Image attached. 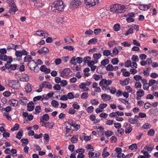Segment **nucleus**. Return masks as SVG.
I'll list each match as a JSON object with an SVG mask.
<instances>
[{
	"label": "nucleus",
	"instance_id": "obj_1",
	"mask_svg": "<svg viewBox=\"0 0 158 158\" xmlns=\"http://www.w3.org/2000/svg\"><path fill=\"white\" fill-rule=\"evenodd\" d=\"M64 5L61 0H58L54 2L51 5V9L53 11L57 10L59 11H63Z\"/></svg>",
	"mask_w": 158,
	"mask_h": 158
},
{
	"label": "nucleus",
	"instance_id": "obj_2",
	"mask_svg": "<svg viewBox=\"0 0 158 158\" xmlns=\"http://www.w3.org/2000/svg\"><path fill=\"white\" fill-rule=\"evenodd\" d=\"M125 9V6L115 4L111 6L110 10V11L114 13H121L124 12Z\"/></svg>",
	"mask_w": 158,
	"mask_h": 158
},
{
	"label": "nucleus",
	"instance_id": "obj_3",
	"mask_svg": "<svg viewBox=\"0 0 158 158\" xmlns=\"http://www.w3.org/2000/svg\"><path fill=\"white\" fill-rule=\"evenodd\" d=\"M29 69L31 71H33L35 72H38L39 71V68L38 64L34 60H30L27 64Z\"/></svg>",
	"mask_w": 158,
	"mask_h": 158
},
{
	"label": "nucleus",
	"instance_id": "obj_4",
	"mask_svg": "<svg viewBox=\"0 0 158 158\" xmlns=\"http://www.w3.org/2000/svg\"><path fill=\"white\" fill-rule=\"evenodd\" d=\"M9 85L14 89H18L20 86L19 82L18 81L11 80L9 82Z\"/></svg>",
	"mask_w": 158,
	"mask_h": 158
},
{
	"label": "nucleus",
	"instance_id": "obj_5",
	"mask_svg": "<svg viewBox=\"0 0 158 158\" xmlns=\"http://www.w3.org/2000/svg\"><path fill=\"white\" fill-rule=\"evenodd\" d=\"M99 0H85L84 2L87 6L90 7L98 4Z\"/></svg>",
	"mask_w": 158,
	"mask_h": 158
},
{
	"label": "nucleus",
	"instance_id": "obj_6",
	"mask_svg": "<svg viewBox=\"0 0 158 158\" xmlns=\"http://www.w3.org/2000/svg\"><path fill=\"white\" fill-rule=\"evenodd\" d=\"M123 127L125 128V132L126 134H129L132 131V127L128 123H124Z\"/></svg>",
	"mask_w": 158,
	"mask_h": 158
},
{
	"label": "nucleus",
	"instance_id": "obj_7",
	"mask_svg": "<svg viewBox=\"0 0 158 158\" xmlns=\"http://www.w3.org/2000/svg\"><path fill=\"white\" fill-rule=\"evenodd\" d=\"M28 52L25 49H23L21 51L16 50L15 55L17 57H21L22 55H27Z\"/></svg>",
	"mask_w": 158,
	"mask_h": 158
},
{
	"label": "nucleus",
	"instance_id": "obj_8",
	"mask_svg": "<svg viewBox=\"0 0 158 158\" xmlns=\"http://www.w3.org/2000/svg\"><path fill=\"white\" fill-rule=\"evenodd\" d=\"M70 71V69L69 68H65L63 70L60 72V76L63 78L65 77H66L68 76Z\"/></svg>",
	"mask_w": 158,
	"mask_h": 158
},
{
	"label": "nucleus",
	"instance_id": "obj_9",
	"mask_svg": "<svg viewBox=\"0 0 158 158\" xmlns=\"http://www.w3.org/2000/svg\"><path fill=\"white\" fill-rule=\"evenodd\" d=\"M81 3V2L78 0L72 1L70 3V6L71 7H78Z\"/></svg>",
	"mask_w": 158,
	"mask_h": 158
},
{
	"label": "nucleus",
	"instance_id": "obj_10",
	"mask_svg": "<svg viewBox=\"0 0 158 158\" xmlns=\"http://www.w3.org/2000/svg\"><path fill=\"white\" fill-rule=\"evenodd\" d=\"M43 88H45L49 89H52V85L48 81H44L41 85H40Z\"/></svg>",
	"mask_w": 158,
	"mask_h": 158
},
{
	"label": "nucleus",
	"instance_id": "obj_11",
	"mask_svg": "<svg viewBox=\"0 0 158 158\" xmlns=\"http://www.w3.org/2000/svg\"><path fill=\"white\" fill-rule=\"evenodd\" d=\"M79 87L83 92H87L89 90V88L85 85V83H81L79 85Z\"/></svg>",
	"mask_w": 158,
	"mask_h": 158
},
{
	"label": "nucleus",
	"instance_id": "obj_12",
	"mask_svg": "<svg viewBox=\"0 0 158 158\" xmlns=\"http://www.w3.org/2000/svg\"><path fill=\"white\" fill-rule=\"evenodd\" d=\"M150 6V4L148 5L145 4H140L139 7V8L141 10H146L149 8Z\"/></svg>",
	"mask_w": 158,
	"mask_h": 158
},
{
	"label": "nucleus",
	"instance_id": "obj_13",
	"mask_svg": "<svg viewBox=\"0 0 158 158\" xmlns=\"http://www.w3.org/2000/svg\"><path fill=\"white\" fill-rule=\"evenodd\" d=\"M101 98L102 100L104 101L105 102L108 101L111 98V97L110 95L106 94H102L101 95Z\"/></svg>",
	"mask_w": 158,
	"mask_h": 158
},
{
	"label": "nucleus",
	"instance_id": "obj_14",
	"mask_svg": "<svg viewBox=\"0 0 158 158\" xmlns=\"http://www.w3.org/2000/svg\"><path fill=\"white\" fill-rule=\"evenodd\" d=\"M27 110L29 111H32L34 109V104L32 102L28 103L27 106Z\"/></svg>",
	"mask_w": 158,
	"mask_h": 158
},
{
	"label": "nucleus",
	"instance_id": "obj_15",
	"mask_svg": "<svg viewBox=\"0 0 158 158\" xmlns=\"http://www.w3.org/2000/svg\"><path fill=\"white\" fill-rule=\"evenodd\" d=\"M49 52V49L47 48L44 47L40 50H39L37 52L39 53V54L46 53H48Z\"/></svg>",
	"mask_w": 158,
	"mask_h": 158
},
{
	"label": "nucleus",
	"instance_id": "obj_16",
	"mask_svg": "<svg viewBox=\"0 0 158 158\" xmlns=\"http://www.w3.org/2000/svg\"><path fill=\"white\" fill-rule=\"evenodd\" d=\"M130 80V78H127L124 79L123 81H120V84L122 86H125L128 84L129 83Z\"/></svg>",
	"mask_w": 158,
	"mask_h": 158
},
{
	"label": "nucleus",
	"instance_id": "obj_17",
	"mask_svg": "<svg viewBox=\"0 0 158 158\" xmlns=\"http://www.w3.org/2000/svg\"><path fill=\"white\" fill-rule=\"evenodd\" d=\"M64 40L65 43L67 44H70L73 42V40L69 36L65 37Z\"/></svg>",
	"mask_w": 158,
	"mask_h": 158
},
{
	"label": "nucleus",
	"instance_id": "obj_18",
	"mask_svg": "<svg viewBox=\"0 0 158 158\" xmlns=\"http://www.w3.org/2000/svg\"><path fill=\"white\" fill-rule=\"evenodd\" d=\"M11 8L9 10L10 13L12 14H15V12L18 9L15 5L10 6Z\"/></svg>",
	"mask_w": 158,
	"mask_h": 158
},
{
	"label": "nucleus",
	"instance_id": "obj_19",
	"mask_svg": "<svg viewBox=\"0 0 158 158\" xmlns=\"http://www.w3.org/2000/svg\"><path fill=\"white\" fill-rule=\"evenodd\" d=\"M9 103L12 106H16L18 104V101L16 100L12 99L9 101Z\"/></svg>",
	"mask_w": 158,
	"mask_h": 158
},
{
	"label": "nucleus",
	"instance_id": "obj_20",
	"mask_svg": "<svg viewBox=\"0 0 158 158\" xmlns=\"http://www.w3.org/2000/svg\"><path fill=\"white\" fill-rule=\"evenodd\" d=\"M25 91L26 93H30L32 90L31 85L29 84H28L25 86Z\"/></svg>",
	"mask_w": 158,
	"mask_h": 158
},
{
	"label": "nucleus",
	"instance_id": "obj_21",
	"mask_svg": "<svg viewBox=\"0 0 158 158\" xmlns=\"http://www.w3.org/2000/svg\"><path fill=\"white\" fill-rule=\"evenodd\" d=\"M118 53V51L117 47H115L112 50V53H111V56L112 57L116 56Z\"/></svg>",
	"mask_w": 158,
	"mask_h": 158
},
{
	"label": "nucleus",
	"instance_id": "obj_22",
	"mask_svg": "<svg viewBox=\"0 0 158 158\" xmlns=\"http://www.w3.org/2000/svg\"><path fill=\"white\" fill-rule=\"evenodd\" d=\"M107 148H105L103 151L102 153V156L104 158H105L110 155L109 152H106Z\"/></svg>",
	"mask_w": 158,
	"mask_h": 158
},
{
	"label": "nucleus",
	"instance_id": "obj_23",
	"mask_svg": "<svg viewBox=\"0 0 158 158\" xmlns=\"http://www.w3.org/2000/svg\"><path fill=\"white\" fill-rule=\"evenodd\" d=\"M128 121L131 124H136L137 123L138 120L137 119L131 118H129Z\"/></svg>",
	"mask_w": 158,
	"mask_h": 158
},
{
	"label": "nucleus",
	"instance_id": "obj_24",
	"mask_svg": "<svg viewBox=\"0 0 158 158\" xmlns=\"http://www.w3.org/2000/svg\"><path fill=\"white\" fill-rule=\"evenodd\" d=\"M144 94V91L142 89H139L136 92V95L138 97H142Z\"/></svg>",
	"mask_w": 158,
	"mask_h": 158
},
{
	"label": "nucleus",
	"instance_id": "obj_25",
	"mask_svg": "<svg viewBox=\"0 0 158 158\" xmlns=\"http://www.w3.org/2000/svg\"><path fill=\"white\" fill-rule=\"evenodd\" d=\"M41 110V108L40 106H36L35 108V111L33 112V113L34 114H37L39 113Z\"/></svg>",
	"mask_w": 158,
	"mask_h": 158
},
{
	"label": "nucleus",
	"instance_id": "obj_26",
	"mask_svg": "<svg viewBox=\"0 0 158 158\" xmlns=\"http://www.w3.org/2000/svg\"><path fill=\"white\" fill-rule=\"evenodd\" d=\"M120 25L119 23H116L114 25L113 27L114 30L116 31H119L120 28Z\"/></svg>",
	"mask_w": 158,
	"mask_h": 158
},
{
	"label": "nucleus",
	"instance_id": "obj_27",
	"mask_svg": "<svg viewBox=\"0 0 158 158\" xmlns=\"http://www.w3.org/2000/svg\"><path fill=\"white\" fill-rule=\"evenodd\" d=\"M32 59V56L31 55H27L25 56L24 58V62H27L30 61V60Z\"/></svg>",
	"mask_w": 158,
	"mask_h": 158
},
{
	"label": "nucleus",
	"instance_id": "obj_28",
	"mask_svg": "<svg viewBox=\"0 0 158 158\" xmlns=\"http://www.w3.org/2000/svg\"><path fill=\"white\" fill-rule=\"evenodd\" d=\"M51 104L53 107H54L55 108H57L59 105L58 102L54 100H52V101Z\"/></svg>",
	"mask_w": 158,
	"mask_h": 158
},
{
	"label": "nucleus",
	"instance_id": "obj_29",
	"mask_svg": "<svg viewBox=\"0 0 158 158\" xmlns=\"http://www.w3.org/2000/svg\"><path fill=\"white\" fill-rule=\"evenodd\" d=\"M154 146L152 145H150V147L146 145L144 147V149L148 151L151 152Z\"/></svg>",
	"mask_w": 158,
	"mask_h": 158
},
{
	"label": "nucleus",
	"instance_id": "obj_30",
	"mask_svg": "<svg viewBox=\"0 0 158 158\" xmlns=\"http://www.w3.org/2000/svg\"><path fill=\"white\" fill-rule=\"evenodd\" d=\"M111 51L109 50H106L103 52V55L105 56H108L109 55L111 56Z\"/></svg>",
	"mask_w": 158,
	"mask_h": 158
},
{
	"label": "nucleus",
	"instance_id": "obj_31",
	"mask_svg": "<svg viewBox=\"0 0 158 158\" xmlns=\"http://www.w3.org/2000/svg\"><path fill=\"white\" fill-rule=\"evenodd\" d=\"M78 141L77 136H73L70 139V141L73 143H76Z\"/></svg>",
	"mask_w": 158,
	"mask_h": 158
},
{
	"label": "nucleus",
	"instance_id": "obj_32",
	"mask_svg": "<svg viewBox=\"0 0 158 158\" xmlns=\"http://www.w3.org/2000/svg\"><path fill=\"white\" fill-rule=\"evenodd\" d=\"M155 133V131L154 130L151 129L148 131L147 135L149 136H153L154 135Z\"/></svg>",
	"mask_w": 158,
	"mask_h": 158
},
{
	"label": "nucleus",
	"instance_id": "obj_33",
	"mask_svg": "<svg viewBox=\"0 0 158 158\" xmlns=\"http://www.w3.org/2000/svg\"><path fill=\"white\" fill-rule=\"evenodd\" d=\"M89 97V94L88 93H83L81 95V98L82 99H86Z\"/></svg>",
	"mask_w": 158,
	"mask_h": 158
},
{
	"label": "nucleus",
	"instance_id": "obj_34",
	"mask_svg": "<svg viewBox=\"0 0 158 158\" xmlns=\"http://www.w3.org/2000/svg\"><path fill=\"white\" fill-rule=\"evenodd\" d=\"M17 46H15V44H9L8 46L7 47V50H10L11 49H13L14 50H15V47Z\"/></svg>",
	"mask_w": 158,
	"mask_h": 158
},
{
	"label": "nucleus",
	"instance_id": "obj_35",
	"mask_svg": "<svg viewBox=\"0 0 158 158\" xmlns=\"http://www.w3.org/2000/svg\"><path fill=\"white\" fill-rule=\"evenodd\" d=\"M137 148V145L136 143L132 144L129 146V148L131 150L136 149Z\"/></svg>",
	"mask_w": 158,
	"mask_h": 158
},
{
	"label": "nucleus",
	"instance_id": "obj_36",
	"mask_svg": "<svg viewBox=\"0 0 158 158\" xmlns=\"http://www.w3.org/2000/svg\"><path fill=\"white\" fill-rule=\"evenodd\" d=\"M49 118V117L48 115L47 114H45L42 116V118H40V120H43L46 121H48Z\"/></svg>",
	"mask_w": 158,
	"mask_h": 158
},
{
	"label": "nucleus",
	"instance_id": "obj_37",
	"mask_svg": "<svg viewBox=\"0 0 158 158\" xmlns=\"http://www.w3.org/2000/svg\"><path fill=\"white\" fill-rule=\"evenodd\" d=\"M65 123H67L68 124L70 125L71 126H74L75 123L72 119H69L67 121H66Z\"/></svg>",
	"mask_w": 158,
	"mask_h": 158
},
{
	"label": "nucleus",
	"instance_id": "obj_38",
	"mask_svg": "<svg viewBox=\"0 0 158 158\" xmlns=\"http://www.w3.org/2000/svg\"><path fill=\"white\" fill-rule=\"evenodd\" d=\"M29 79V77L27 75H25L21 79V81H27Z\"/></svg>",
	"mask_w": 158,
	"mask_h": 158
},
{
	"label": "nucleus",
	"instance_id": "obj_39",
	"mask_svg": "<svg viewBox=\"0 0 158 158\" xmlns=\"http://www.w3.org/2000/svg\"><path fill=\"white\" fill-rule=\"evenodd\" d=\"M44 99V98H42V96H38L34 97L33 98V101L34 102H35L39 100H41V101H42Z\"/></svg>",
	"mask_w": 158,
	"mask_h": 158
},
{
	"label": "nucleus",
	"instance_id": "obj_40",
	"mask_svg": "<svg viewBox=\"0 0 158 158\" xmlns=\"http://www.w3.org/2000/svg\"><path fill=\"white\" fill-rule=\"evenodd\" d=\"M0 59L2 60L6 61L7 59V56L5 55L1 54L0 55Z\"/></svg>",
	"mask_w": 158,
	"mask_h": 158
},
{
	"label": "nucleus",
	"instance_id": "obj_41",
	"mask_svg": "<svg viewBox=\"0 0 158 158\" xmlns=\"http://www.w3.org/2000/svg\"><path fill=\"white\" fill-rule=\"evenodd\" d=\"M27 100V98L25 97H22L20 99L21 103L23 105H25L26 104Z\"/></svg>",
	"mask_w": 158,
	"mask_h": 158
},
{
	"label": "nucleus",
	"instance_id": "obj_42",
	"mask_svg": "<svg viewBox=\"0 0 158 158\" xmlns=\"http://www.w3.org/2000/svg\"><path fill=\"white\" fill-rule=\"evenodd\" d=\"M101 55L100 53H94L93 55V57L95 59L98 60L100 58Z\"/></svg>",
	"mask_w": 158,
	"mask_h": 158
},
{
	"label": "nucleus",
	"instance_id": "obj_43",
	"mask_svg": "<svg viewBox=\"0 0 158 158\" xmlns=\"http://www.w3.org/2000/svg\"><path fill=\"white\" fill-rule=\"evenodd\" d=\"M104 133L107 137L111 136L113 134V132L112 131L109 130L105 131Z\"/></svg>",
	"mask_w": 158,
	"mask_h": 158
},
{
	"label": "nucleus",
	"instance_id": "obj_44",
	"mask_svg": "<svg viewBox=\"0 0 158 158\" xmlns=\"http://www.w3.org/2000/svg\"><path fill=\"white\" fill-rule=\"evenodd\" d=\"M109 60L108 59H105L102 60L101 62L102 65H105L109 63Z\"/></svg>",
	"mask_w": 158,
	"mask_h": 158
},
{
	"label": "nucleus",
	"instance_id": "obj_45",
	"mask_svg": "<svg viewBox=\"0 0 158 158\" xmlns=\"http://www.w3.org/2000/svg\"><path fill=\"white\" fill-rule=\"evenodd\" d=\"M106 67V70L108 71H112L114 70V67L110 64H108Z\"/></svg>",
	"mask_w": 158,
	"mask_h": 158
},
{
	"label": "nucleus",
	"instance_id": "obj_46",
	"mask_svg": "<svg viewBox=\"0 0 158 158\" xmlns=\"http://www.w3.org/2000/svg\"><path fill=\"white\" fill-rule=\"evenodd\" d=\"M131 59L132 61L135 62H138L139 60L138 56L135 55H133L132 56Z\"/></svg>",
	"mask_w": 158,
	"mask_h": 158
},
{
	"label": "nucleus",
	"instance_id": "obj_47",
	"mask_svg": "<svg viewBox=\"0 0 158 158\" xmlns=\"http://www.w3.org/2000/svg\"><path fill=\"white\" fill-rule=\"evenodd\" d=\"M131 64V61L130 60H127L125 63V66L126 67L129 68L132 66Z\"/></svg>",
	"mask_w": 158,
	"mask_h": 158
},
{
	"label": "nucleus",
	"instance_id": "obj_48",
	"mask_svg": "<svg viewBox=\"0 0 158 158\" xmlns=\"http://www.w3.org/2000/svg\"><path fill=\"white\" fill-rule=\"evenodd\" d=\"M97 42V39L96 38H94L89 40L88 41V44H90L92 43L93 42H94V44H95Z\"/></svg>",
	"mask_w": 158,
	"mask_h": 158
},
{
	"label": "nucleus",
	"instance_id": "obj_49",
	"mask_svg": "<svg viewBox=\"0 0 158 158\" xmlns=\"http://www.w3.org/2000/svg\"><path fill=\"white\" fill-rule=\"evenodd\" d=\"M91 104L93 105L96 106L99 104V102L95 99H93L90 101Z\"/></svg>",
	"mask_w": 158,
	"mask_h": 158
},
{
	"label": "nucleus",
	"instance_id": "obj_50",
	"mask_svg": "<svg viewBox=\"0 0 158 158\" xmlns=\"http://www.w3.org/2000/svg\"><path fill=\"white\" fill-rule=\"evenodd\" d=\"M91 59L90 56H86L84 57L83 59V61L85 63H87Z\"/></svg>",
	"mask_w": 158,
	"mask_h": 158
},
{
	"label": "nucleus",
	"instance_id": "obj_51",
	"mask_svg": "<svg viewBox=\"0 0 158 158\" xmlns=\"http://www.w3.org/2000/svg\"><path fill=\"white\" fill-rule=\"evenodd\" d=\"M141 84L139 82H136L135 83L134 86L135 88L137 89L141 88Z\"/></svg>",
	"mask_w": 158,
	"mask_h": 158
},
{
	"label": "nucleus",
	"instance_id": "obj_52",
	"mask_svg": "<svg viewBox=\"0 0 158 158\" xmlns=\"http://www.w3.org/2000/svg\"><path fill=\"white\" fill-rule=\"evenodd\" d=\"M141 152L144 155V156L147 158H148L150 157V155L147 151L143 150L141 151Z\"/></svg>",
	"mask_w": 158,
	"mask_h": 158
},
{
	"label": "nucleus",
	"instance_id": "obj_53",
	"mask_svg": "<svg viewBox=\"0 0 158 158\" xmlns=\"http://www.w3.org/2000/svg\"><path fill=\"white\" fill-rule=\"evenodd\" d=\"M94 108L93 106H90L86 109L87 111L89 113H92L94 111Z\"/></svg>",
	"mask_w": 158,
	"mask_h": 158
},
{
	"label": "nucleus",
	"instance_id": "obj_54",
	"mask_svg": "<svg viewBox=\"0 0 158 158\" xmlns=\"http://www.w3.org/2000/svg\"><path fill=\"white\" fill-rule=\"evenodd\" d=\"M23 131H19L17 134L16 136V138L18 139H20L23 135Z\"/></svg>",
	"mask_w": 158,
	"mask_h": 158
},
{
	"label": "nucleus",
	"instance_id": "obj_55",
	"mask_svg": "<svg viewBox=\"0 0 158 158\" xmlns=\"http://www.w3.org/2000/svg\"><path fill=\"white\" fill-rule=\"evenodd\" d=\"M125 89L127 91L129 90V92H131L132 93H134L135 92V91H133V89L129 86H126Z\"/></svg>",
	"mask_w": 158,
	"mask_h": 158
},
{
	"label": "nucleus",
	"instance_id": "obj_56",
	"mask_svg": "<svg viewBox=\"0 0 158 158\" xmlns=\"http://www.w3.org/2000/svg\"><path fill=\"white\" fill-rule=\"evenodd\" d=\"M122 45L125 47H128L131 46V44L130 43H128L127 42L125 41L121 43Z\"/></svg>",
	"mask_w": 158,
	"mask_h": 158
},
{
	"label": "nucleus",
	"instance_id": "obj_57",
	"mask_svg": "<svg viewBox=\"0 0 158 158\" xmlns=\"http://www.w3.org/2000/svg\"><path fill=\"white\" fill-rule=\"evenodd\" d=\"M19 125L18 124H15L14 127L11 129V130L12 131L17 130L19 129Z\"/></svg>",
	"mask_w": 158,
	"mask_h": 158
},
{
	"label": "nucleus",
	"instance_id": "obj_58",
	"mask_svg": "<svg viewBox=\"0 0 158 158\" xmlns=\"http://www.w3.org/2000/svg\"><path fill=\"white\" fill-rule=\"evenodd\" d=\"M119 62V60L117 58H115L112 59L111 60V63L113 64H117Z\"/></svg>",
	"mask_w": 158,
	"mask_h": 158
},
{
	"label": "nucleus",
	"instance_id": "obj_59",
	"mask_svg": "<svg viewBox=\"0 0 158 158\" xmlns=\"http://www.w3.org/2000/svg\"><path fill=\"white\" fill-rule=\"evenodd\" d=\"M133 30L132 28H130L128 29V30L126 32V33L125 35L126 36L128 35L129 34H131L133 33Z\"/></svg>",
	"mask_w": 158,
	"mask_h": 158
},
{
	"label": "nucleus",
	"instance_id": "obj_60",
	"mask_svg": "<svg viewBox=\"0 0 158 158\" xmlns=\"http://www.w3.org/2000/svg\"><path fill=\"white\" fill-rule=\"evenodd\" d=\"M63 48L64 49H68L69 51H73L74 49V48L72 46H64Z\"/></svg>",
	"mask_w": 158,
	"mask_h": 158
},
{
	"label": "nucleus",
	"instance_id": "obj_61",
	"mask_svg": "<svg viewBox=\"0 0 158 158\" xmlns=\"http://www.w3.org/2000/svg\"><path fill=\"white\" fill-rule=\"evenodd\" d=\"M76 60L77 62V63L78 64H81L83 61V59L81 57H77L76 58Z\"/></svg>",
	"mask_w": 158,
	"mask_h": 158
},
{
	"label": "nucleus",
	"instance_id": "obj_62",
	"mask_svg": "<svg viewBox=\"0 0 158 158\" xmlns=\"http://www.w3.org/2000/svg\"><path fill=\"white\" fill-rule=\"evenodd\" d=\"M93 78L96 81H98L100 79V76L97 74H94L93 75Z\"/></svg>",
	"mask_w": 158,
	"mask_h": 158
},
{
	"label": "nucleus",
	"instance_id": "obj_63",
	"mask_svg": "<svg viewBox=\"0 0 158 158\" xmlns=\"http://www.w3.org/2000/svg\"><path fill=\"white\" fill-rule=\"evenodd\" d=\"M55 123L53 122L47 123V125L49 129H52L54 126Z\"/></svg>",
	"mask_w": 158,
	"mask_h": 158
},
{
	"label": "nucleus",
	"instance_id": "obj_64",
	"mask_svg": "<svg viewBox=\"0 0 158 158\" xmlns=\"http://www.w3.org/2000/svg\"><path fill=\"white\" fill-rule=\"evenodd\" d=\"M102 30L101 29H95L94 30V33L96 35L99 34L101 32Z\"/></svg>",
	"mask_w": 158,
	"mask_h": 158
}]
</instances>
